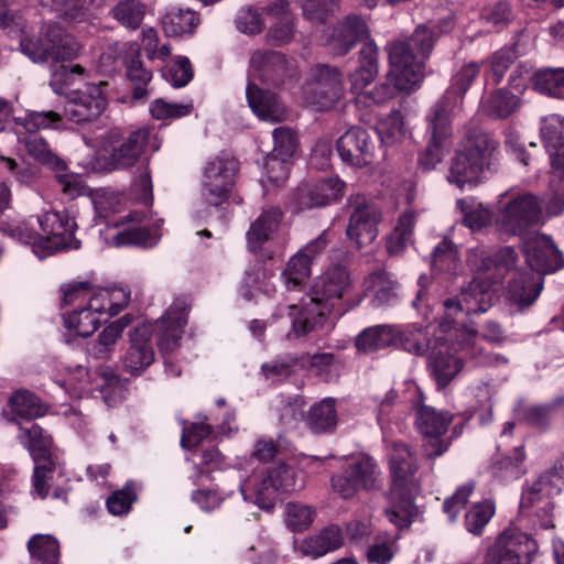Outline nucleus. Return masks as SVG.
<instances>
[{"mask_svg":"<svg viewBox=\"0 0 564 564\" xmlns=\"http://www.w3.org/2000/svg\"><path fill=\"white\" fill-rule=\"evenodd\" d=\"M343 541L340 528L330 524L321 530L317 534L302 540L297 549L303 555L317 558L341 547Z\"/></svg>","mask_w":564,"mask_h":564,"instance_id":"32","label":"nucleus"},{"mask_svg":"<svg viewBox=\"0 0 564 564\" xmlns=\"http://www.w3.org/2000/svg\"><path fill=\"white\" fill-rule=\"evenodd\" d=\"M188 304L185 299H176L165 314L156 321L155 339L162 354L173 352L180 347L184 327L187 324Z\"/></svg>","mask_w":564,"mask_h":564,"instance_id":"18","label":"nucleus"},{"mask_svg":"<svg viewBox=\"0 0 564 564\" xmlns=\"http://www.w3.org/2000/svg\"><path fill=\"white\" fill-rule=\"evenodd\" d=\"M531 83L538 93L564 99V67L541 68L534 73Z\"/></svg>","mask_w":564,"mask_h":564,"instance_id":"41","label":"nucleus"},{"mask_svg":"<svg viewBox=\"0 0 564 564\" xmlns=\"http://www.w3.org/2000/svg\"><path fill=\"white\" fill-rule=\"evenodd\" d=\"M509 299L521 305H531L539 296L541 286L528 274H520L509 283Z\"/></svg>","mask_w":564,"mask_h":564,"instance_id":"51","label":"nucleus"},{"mask_svg":"<svg viewBox=\"0 0 564 564\" xmlns=\"http://www.w3.org/2000/svg\"><path fill=\"white\" fill-rule=\"evenodd\" d=\"M491 305L489 283L479 278H474L460 288L457 296L448 297L443 302L444 316L441 322L443 328H451L458 315L484 313Z\"/></svg>","mask_w":564,"mask_h":564,"instance_id":"13","label":"nucleus"},{"mask_svg":"<svg viewBox=\"0 0 564 564\" xmlns=\"http://www.w3.org/2000/svg\"><path fill=\"white\" fill-rule=\"evenodd\" d=\"M102 316H105L102 299L90 296L85 306L63 314L64 326L76 336L89 337L101 324Z\"/></svg>","mask_w":564,"mask_h":564,"instance_id":"26","label":"nucleus"},{"mask_svg":"<svg viewBox=\"0 0 564 564\" xmlns=\"http://www.w3.org/2000/svg\"><path fill=\"white\" fill-rule=\"evenodd\" d=\"M238 162L228 155L208 160L203 169L202 195L213 206H219L229 198L235 185Z\"/></svg>","mask_w":564,"mask_h":564,"instance_id":"12","label":"nucleus"},{"mask_svg":"<svg viewBox=\"0 0 564 564\" xmlns=\"http://www.w3.org/2000/svg\"><path fill=\"white\" fill-rule=\"evenodd\" d=\"M106 105L100 85H91L84 91L75 93L64 107V116L76 123L91 121L101 115Z\"/></svg>","mask_w":564,"mask_h":564,"instance_id":"24","label":"nucleus"},{"mask_svg":"<svg viewBox=\"0 0 564 564\" xmlns=\"http://www.w3.org/2000/svg\"><path fill=\"white\" fill-rule=\"evenodd\" d=\"M344 189L345 183L339 177H329L297 188L293 200L299 210L321 207L337 202Z\"/></svg>","mask_w":564,"mask_h":564,"instance_id":"23","label":"nucleus"},{"mask_svg":"<svg viewBox=\"0 0 564 564\" xmlns=\"http://www.w3.org/2000/svg\"><path fill=\"white\" fill-rule=\"evenodd\" d=\"M379 73V48L375 41H366L359 51V66L350 74V89L358 95L361 101V94L376 79Z\"/></svg>","mask_w":564,"mask_h":564,"instance_id":"29","label":"nucleus"},{"mask_svg":"<svg viewBox=\"0 0 564 564\" xmlns=\"http://www.w3.org/2000/svg\"><path fill=\"white\" fill-rule=\"evenodd\" d=\"M528 264L536 272L552 273L564 268V256L551 237L536 234L523 245Z\"/></svg>","mask_w":564,"mask_h":564,"instance_id":"21","label":"nucleus"},{"mask_svg":"<svg viewBox=\"0 0 564 564\" xmlns=\"http://www.w3.org/2000/svg\"><path fill=\"white\" fill-rule=\"evenodd\" d=\"M562 484V477L555 470L541 474L535 481L523 490L520 507L530 509L541 503V510L549 516L553 510L550 498L560 494Z\"/></svg>","mask_w":564,"mask_h":564,"instance_id":"25","label":"nucleus"},{"mask_svg":"<svg viewBox=\"0 0 564 564\" xmlns=\"http://www.w3.org/2000/svg\"><path fill=\"white\" fill-rule=\"evenodd\" d=\"M458 350L464 357L476 360L478 365L499 366L507 364V358L497 354L485 352L479 346L480 338L475 329L463 328L456 333Z\"/></svg>","mask_w":564,"mask_h":564,"instance_id":"33","label":"nucleus"},{"mask_svg":"<svg viewBox=\"0 0 564 564\" xmlns=\"http://www.w3.org/2000/svg\"><path fill=\"white\" fill-rule=\"evenodd\" d=\"M446 113L445 104H435L426 116L429 142L419 160L420 167L424 171L435 169L448 150L452 119Z\"/></svg>","mask_w":564,"mask_h":564,"instance_id":"14","label":"nucleus"},{"mask_svg":"<svg viewBox=\"0 0 564 564\" xmlns=\"http://www.w3.org/2000/svg\"><path fill=\"white\" fill-rule=\"evenodd\" d=\"M283 219V212L279 207H269L251 223L247 231V241L251 250H258L269 241L278 231Z\"/></svg>","mask_w":564,"mask_h":564,"instance_id":"31","label":"nucleus"},{"mask_svg":"<svg viewBox=\"0 0 564 564\" xmlns=\"http://www.w3.org/2000/svg\"><path fill=\"white\" fill-rule=\"evenodd\" d=\"M335 355L330 352H322V354H304L295 360L299 362V368L301 369H310L314 371L318 376H323L329 373L335 364Z\"/></svg>","mask_w":564,"mask_h":564,"instance_id":"64","label":"nucleus"},{"mask_svg":"<svg viewBox=\"0 0 564 564\" xmlns=\"http://www.w3.org/2000/svg\"><path fill=\"white\" fill-rule=\"evenodd\" d=\"M358 41L362 42V44L366 41H372L370 39V30L361 17L349 14L335 31L330 40V46L334 54L345 55Z\"/></svg>","mask_w":564,"mask_h":564,"instance_id":"28","label":"nucleus"},{"mask_svg":"<svg viewBox=\"0 0 564 564\" xmlns=\"http://www.w3.org/2000/svg\"><path fill=\"white\" fill-rule=\"evenodd\" d=\"M377 132L387 144H393L405 135L403 118L400 111L393 110L377 126Z\"/></svg>","mask_w":564,"mask_h":564,"instance_id":"58","label":"nucleus"},{"mask_svg":"<svg viewBox=\"0 0 564 564\" xmlns=\"http://www.w3.org/2000/svg\"><path fill=\"white\" fill-rule=\"evenodd\" d=\"M341 96V75L336 68L325 64L311 68L303 86V98L310 107L318 111L329 110Z\"/></svg>","mask_w":564,"mask_h":564,"instance_id":"10","label":"nucleus"},{"mask_svg":"<svg viewBox=\"0 0 564 564\" xmlns=\"http://www.w3.org/2000/svg\"><path fill=\"white\" fill-rule=\"evenodd\" d=\"M519 106L518 97L507 90L495 91L485 104L486 112L495 118H507Z\"/></svg>","mask_w":564,"mask_h":564,"instance_id":"55","label":"nucleus"},{"mask_svg":"<svg viewBox=\"0 0 564 564\" xmlns=\"http://www.w3.org/2000/svg\"><path fill=\"white\" fill-rule=\"evenodd\" d=\"M564 402V398H556L552 403L530 405L523 410V419L535 427H545L552 416L553 410Z\"/></svg>","mask_w":564,"mask_h":564,"instance_id":"61","label":"nucleus"},{"mask_svg":"<svg viewBox=\"0 0 564 564\" xmlns=\"http://www.w3.org/2000/svg\"><path fill=\"white\" fill-rule=\"evenodd\" d=\"M273 151L270 154L281 158H292L297 149V137L289 127H279L273 130Z\"/></svg>","mask_w":564,"mask_h":564,"instance_id":"60","label":"nucleus"},{"mask_svg":"<svg viewBox=\"0 0 564 564\" xmlns=\"http://www.w3.org/2000/svg\"><path fill=\"white\" fill-rule=\"evenodd\" d=\"M118 225L124 228L113 237L115 246H139L141 243V218L138 213L123 216Z\"/></svg>","mask_w":564,"mask_h":564,"instance_id":"56","label":"nucleus"},{"mask_svg":"<svg viewBox=\"0 0 564 564\" xmlns=\"http://www.w3.org/2000/svg\"><path fill=\"white\" fill-rule=\"evenodd\" d=\"M391 487L390 506L386 509L388 520L399 529H406L419 517L414 497L421 484L417 477V463L408 445L393 443L389 455Z\"/></svg>","mask_w":564,"mask_h":564,"instance_id":"3","label":"nucleus"},{"mask_svg":"<svg viewBox=\"0 0 564 564\" xmlns=\"http://www.w3.org/2000/svg\"><path fill=\"white\" fill-rule=\"evenodd\" d=\"M115 19L127 29L137 30L141 25V2L122 0L112 10Z\"/></svg>","mask_w":564,"mask_h":564,"instance_id":"59","label":"nucleus"},{"mask_svg":"<svg viewBox=\"0 0 564 564\" xmlns=\"http://www.w3.org/2000/svg\"><path fill=\"white\" fill-rule=\"evenodd\" d=\"M379 476L376 460L370 456L359 455L349 458L343 470L330 477V488L341 499L349 500L360 491L378 489Z\"/></svg>","mask_w":564,"mask_h":564,"instance_id":"7","label":"nucleus"},{"mask_svg":"<svg viewBox=\"0 0 564 564\" xmlns=\"http://www.w3.org/2000/svg\"><path fill=\"white\" fill-rule=\"evenodd\" d=\"M484 22L495 26L508 25L513 19V11L508 1L502 0L486 6L480 14Z\"/></svg>","mask_w":564,"mask_h":564,"instance_id":"63","label":"nucleus"},{"mask_svg":"<svg viewBox=\"0 0 564 564\" xmlns=\"http://www.w3.org/2000/svg\"><path fill=\"white\" fill-rule=\"evenodd\" d=\"M21 52L35 63L52 58L55 62L72 59L78 55L79 43L59 28L46 24L37 37H22Z\"/></svg>","mask_w":564,"mask_h":564,"instance_id":"8","label":"nucleus"},{"mask_svg":"<svg viewBox=\"0 0 564 564\" xmlns=\"http://www.w3.org/2000/svg\"><path fill=\"white\" fill-rule=\"evenodd\" d=\"M480 65L476 62H468L456 69L452 76L451 87L436 104H445L447 116L452 119L455 109L462 104L463 97L478 76Z\"/></svg>","mask_w":564,"mask_h":564,"instance_id":"30","label":"nucleus"},{"mask_svg":"<svg viewBox=\"0 0 564 564\" xmlns=\"http://www.w3.org/2000/svg\"><path fill=\"white\" fill-rule=\"evenodd\" d=\"M9 405L12 412L22 419H34L45 413V408L39 398L28 390L13 393L9 399Z\"/></svg>","mask_w":564,"mask_h":564,"instance_id":"49","label":"nucleus"},{"mask_svg":"<svg viewBox=\"0 0 564 564\" xmlns=\"http://www.w3.org/2000/svg\"><path fill=\"white\" fill-rule=\"evenodd\" d=\"M61 121L62 115L53 110L30 112L23 120L25 133L21 132L18 137L19 142L24 145L29 155L56 171H64L66 164L51 150L48 143L37 133V130L54 128Z\"/></svg>","mask_w":564,"mask_h":564,"instance_id":"9","label":"nucleus"},{"mask_svg":"<svg viewBox=\"0 0 564 564\" xmlns=\"http://www.w3.org/2000/svg\"><path fill=\"white\" fill-rule=\"evenodd\" d=\"M296 487L295 471L286 464L270 466L260 474H253L239 485L246 501L270 510L279 499L280 492H289Z\"/></svg>","mask_w":564,"mask_h":564,"instance_id":"6","label":"nucleus"},{"mask_svg":"<svg viewBox=\"0 0 564 564\" xmlns=\"http://www.w3.org/2000/svg\"><path fill=\"white\" fill-rule=\"evenodd\" d=\"M434 48L432 33L416 26L410 36H399L386 45L389 61L387 83L375 86L365 98L373 104H383L395 93L410 94L416 90L424 78V65Z\"/></svg>","mask_w":564,"mask_h":564,"instance_id":"1","label":"nucleus"},{"mask_svg":"<svg viewBox=\"0 0 564 564\" xmlns=\"http://www.w3.org/2000/svg\"><path fill=\"white\" fill-rule=\"evenodd\" d=\"M456 205L462 214L463 224L470 230L477 231L490 225L492 213L474 197L458 199Z\"/></svg>","mask_w":564,"mask_h":564,"instance_id":"43","label":"nucleus"},{"mask_svg":"<svg viewBox=\"0 0 564 564\" xmlns=\"http://www.w3.org/2000/svg\"><path fill=\"white\" fill-rule=\"evenodd\" d=\"M37 218L39 216H31L22 221L3 224L1 230L22 243L42 246V231L37 226Z\"/></svg>","mask_w":564,"mask_h":564,"instance_id":"47","label":"nucleus"},{"mask_svg":"<svg viewBox=\"0 0 564 564\" xmlns=\"http://www.w3.org/2000/svg\"><path fill=\"white\" fill-rule=\"evenodd\" d=\"M498 142L488 133L474 130L459 142L452 159L447 181L464 189L475 186L498 169Z\"/></svg>","mask_w":564,"mask_h":564,"instance_id":"4","label":"nucleus"},{"mask_svg":"<svg viewBox=\"0 0 564 564\" xmlns=\"http://www.w3.org/2000/svg\"><path fill=\"white\" fill-rule=\"evenodd\" d=\"M337 152L343 162L361 167L371 163L375 143L365 129L352 127L338 139Z\"/></svg>","mask_w":564,"mask_h":564,"instance_id":"22","label":"nucleus"},{"mask_svg":"<svg viewBox=\"0 0 564 564\" xmlns=\"http://www.w3.org/2000/svg\"><path fill=\"white\" fill-rule=\"evenodd\" d=\"M26 546L34 564L59 563V543L53 535L34 534Z\"/></svg>","mask_w":564,"mask_h":564,"instance_id":"42","label":"nucleus"},{"mask_svg":"<svg viewBox=\"0 0 564 564\" xmlns=\"http://www.w3.org/2000/svg\"><path fill=\"white\" fill-rule=\"evenodd\" d=\"M541 137L547 152L562 154L564 150V117L550 115L542 120L540 128Z\"/></svg>","mask_w":564,"mask_h":564,"instance_id":"46","label":"nucleus"},{"mask_svg":"<svg viewBox=\"0 0 564 564\" xmlns=\"http://www.w3.org/2000/svg\"><path fill=\"white\" fill-rule=\"evenodd\" d=\"M316 517V510L308 505L289 502L285 507V524L294 532L307 530Z\"/></svg>","mask_w":564,"mask_h":564,"instance_id":"54","label":"nucleus"},{"mask_svg":"<svg viewBox=\"0 0 564 564\" xmlns=\"http://www.w3.org/2000/svg\"><path fill=\"white\" fill-rule=\"evenodd\" d=\"M200 20L191 9L171 8L162 18V28L169 36L191 35Z\"/></svg>","mask_w":564,"mask_h":564,"instance_id":"38","label":"nucleus"},{"mask_svg":"<svg viewBox=\"0 0 564 564\" xmlns=\"http://www.w3.org/2000/svg\"><path fill=\"white\" fill-rule=\"evenodd\" d=\"M542 216L539 198L531 193H523L511 198L500 208L497 224L506 232L519 235L528 227L538 224Z\"/></svg>","mask_w":564,"mask_h":564,"instance_id":"16","label":"nucleus"},{"mask_svg":"<svg viewBox=\"0 0 564 564\" xmlns=\"http://www.w3.org/2000/svg\"><path fill=\"white\" fill-rule=\"evenodd\" d=\"M395 326L376 325L364 329L356 338L355 345L364 352H375L397 345Z\"/></svg>","mask_w":564,"mask_h":564,"instance_id":"36","label":"nucleus"},{"mask_svg":"<svg viewBox=\"0 0 564 564\" xmlns=\"http://www.w3.org/2000/svg\"><path fill=\"white\" fill-rule=\"evenodd\" d=\"M365 290L371 295V305L375 308L393 305L397 302V283L391 280L384 270L372 272L365 280Z\"/></svg>","mask_w":564,"mask_h":564,"instance_id":"34","label":"nucleus"},{"mask_svg":"<svg viewBox=\"0 0 564 564\" xmlns=\"http://www.w3.org/2000/svg\"><path fill=\"white\" fill-rule=\"evenodd\" d=\"M462 368V357L438 351L430 358V371L437 389L446 388Z\"/></svg>","mask_w":564,"mask_h":564,"instance_id":"40","label":"nucleus"},{"mask_svg":"<svg viewBox=\"0 0 564 564\" xmlns=\"http://www.w3.org/2000/svg\"><path fill=\"white\" fill-rule=\"evenodd\" d=\"M286 59L275 51H256L250 59V68L262 80L276 82L286 70Z\"/></svg>","mask_w":564,"mask_h":564,"instance_id":"35","label":"nucleus"},{"mask_svg":"<svg viewBox=\"0 0 564 564\" xmlns=\"http://www.w3.org/2000/svg\"><path fill=\"white\" fill-rule=\"evenodd\" d=\"M354 282L345 265L334 264L318 275L312 285L310 301L290 305L289 317L292 324L288 337L294 334L304 336L321 327L326 316L351 291Z\"/></svg>","mask_w":564,"mask_h":564,"instance_id":"2","label":"nucleus"},{"mask_svg":"<svg viewBox=\"0 0 564 564\" xmlns=\"http://www.w3.org/2000/svg\"><path fill=\"white\" fill-rule=\"evenodd\" d=\"M194 109L193 101L186 102H166L159 98L150 105V113L156 120L178 119L188 116Z\"/></svg>","mask_w":564,"mask_h":564,"instance_id":"57","label":"nucleus"},{"mask_svg":"<svg viewBox=\"0 0 564 564\" xmlns=\"http://www.w3.org/2000/svg\"><path fill=\"white\" fill-rule=\"evenodd\" d=\"M105 159L112 169L133 166L141 156V131L138 129L127 138L118 131H109L104 142Z\"/></svg>","mask_w":564,"mask_h":564,"instance_id":"20","label":"nucleus"},{"mask_svg":"<svg viewBox=\"0 0 564 564\" xmlns=\"http://www.w3.org/2000/svg\"><path fill=\"white\" fill-rule=\"evenodd\" d=\"M495 503L490 499L475 503L465 514L466 530L474 534L480 535L485 527L495 514Z\"/></svg>","mask_w":564,"mask_h":564,"instance_id":"53","label":"nucleus"},{"mask_svg":"<svg viewBox=\"0 0 564 564\" xmlns=\"http://www.w3.org/2000/svg\"><path fill=\"white\" fill-rule=\"evenodd\" d=\"M171 54L172 45L167 41H161L155 29L143 30V56L153 67L163 66Z\"/></svg>","mask_w":564,"mask_h":564,"instance_id":"48","label":"nucleus"},{"mask_svg":"<svg viewBox=\"0 0 564 564\" xmlns=\"http://www.w3.org/2000/svg\"><path fill=\"white\" fill-rule=\"evenodd\" d=\"M355 209L347 227V236L360 249L370 245L378 236V224L381 220L380 212L365 202L361 196L350 198Z\"/></svg>","mask_w":564,"mask_h":564,"instance_id":"19","label":"nucleus"},{"mask_svg":"<svg viewBox=\"0 0 564 564\" xmlns=\"http://www.w3.org/2000/svg\"><path fill=\"white\" fill-rule=\"evenodd\" d=\"M162 77L174 88L187 86L194 77V68L187 56L176 55L159 66Z\"/></svg>","mask_w":564,"mask_h":564,"instance_id":"44","label":"nucleus"},{"mask_svg":"<svg viewBox=\"0 0 564 564\" xmlns=\"http://www.w3.org/2000/svg\"><path fill=\"white\" fill-rule=\"evenodd\" d=\"M246 97L251 110L260 120L278 123L286 119V108L274 93L249 83Z\"/></svg>","mask_w":564,"mask_h":564,"instance_id":"27","label":"nucleus"},{"mask_svg":"<svg viewBox=\"0 0 564 564\" xmlns=\"http://www.w3.org/2000/svg\"><path fill=\"white\" fill-rule=\"evenodd\" d=\"M94 297H101L105 305V315L115 316L128 304L130 291L124 288H113L111 291L102 290L94 294Z\"/></svg>","mask_w":564,"mask_h":564,"instance_id":"62","label":"nucleus"},{"mask_svg":"<svg viewBox=\"0 0 564 564\" xmlns=\"http://www.w3.org/2000/svg\"><path fill=\"white\" fill-rule=\"evenodd\" d=\"M42 231V247L51 251L79 249L80 240L76 239L77 224L68 212H47L37 218Z\"/></svg>","mask_w":564,"mask_h":564,"instance_id":"15","label":"nucleus"},{"mask_svg":"<svg viewBox=\"0 0 564 564\" xmlns=\"http://www.w3.org/2000/svg\"><path fill=\"white\" fill-rule=\"evenodd\" d=\"M453 417L447 412H438L432 406L422 405L416 410L415 424L424 436V453L427 458L443 455L449 447V441L444 438Z\"/></svg>","mask_w":564,"mask_h":564,"instance_id":"17","label":"nucleus"},{"mask_svg":"<svg viewBox=\"0 0 564 564\" xmlns=\"http://www.w3.org/2000/svg\"><path fill=\"white\" fill-rule=\"evenodd\" d=\"M122 62L126 66V77L132 85L134 99L141 98V45L129 43L123 52Z\"/></svg>","mask_w":564,"mask_h":564,"instance_id":"50","label":"nucleus"},{"mask_svg":"<svg viewBox=\"0 0 564 564\" xmlns=\"http://www.w3.org/2000/svg\"><path fill=\"white\" fill-rule=\"evenodd\" d=\"M397 345L416 356L424 355L430 346L427 327L419 324L395 326Z\"/></svg>","mask_w":564,"mask_h":564,"instance_id":"39","label":"nucleus"},{"mask_svg":"<svg viewBox=\"0 0 564 564\" xmlns=\"http://www.w3.org/2000/svg\"><path fill=\"white\" fill-rule=\"evenodd\" d=\"M18 438L34 460L33 488L44 499L48 495L52 474L61 466L53 451V438L36 423L19 424Z\"/></svg>","mask_w":564,"mask_h":564,"instance_id":"5","label":"nucleus"},{"mask_svg":"<svg viewBox=\"0 0 564 564\" xmlns=\"http://www.w3.org/2000/svg\"><path fill=\"white\" fill-rule=\"evenodd\" d=\"M307 424L315 433L333 431L337 424L335 400L327 398L314 404L308 411Z\"/></svg>","mask_w":564,"mask_h":564,"instance_id":"45","label":"nucleus"},{"mask_svg":"<svg viewBox=\"0 0 564 564\" xmlns=\"http://www.w3.org/2000/svg\"><path fill=\"white\" fill-rule=\"evenodd\" d=\"M416 224V213L408 209L403 212L387 239V251L391 256L401 254L413 242V231Z\"/></svg>","mask_w":564,"mask_h":564,"instance_id":"37","label":"nucleus"},{"mask_svg":"<svg viewBox=\"0 0 564 564\" xmlns=\"http://www.w3.org/2000/svg\"><path fill=\"white\" fill-rule=\"evenodd\" d=\"M536 542L517 528L505 529L487 549L482 564H530Z\"/></svg>","mask_w":564,"mask_h":564,"instance_id":"11","label":"nucleus"},{"mask_svg":"<svg viewBox=\"0 0 564 564\" xmlns=\"http://www.w3.org/2000/svg\"><path fill=\"white\" fill-rule=\"evenodd\" d=\"M311 267L310 260L304 258L302 253L296 252L291 257L282 272L286 289L296 290L301 288L312 273Z\"/></svg>","mask_w":564,"mask_h":564,"instance_id":"52","label":"nucleus"}]
</instances>
